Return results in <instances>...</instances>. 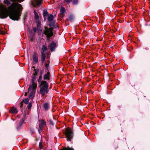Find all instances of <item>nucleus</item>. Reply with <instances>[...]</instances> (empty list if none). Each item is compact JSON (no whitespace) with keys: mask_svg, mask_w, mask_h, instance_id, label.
I'll return each mask as SVG.
<instances>
[{"mask_svg":"<svg viewBox=\"0 0 150 150\" xmlns=\"http://www.w3.org/2000/svg\"><path fill=\"white\" fill-rule=\"evenodd\" d=\"M22 8L21 4L17 3H13L10 6V18L18 21L21 16Z\"/></svg>","mask_w":150,"mask_h":150,"instance_id":"f257e3e1","label":"nucleus"},{"mask_svg":"<svg viewBox=\"0 0 150 150\" xmlns=\"http://www.w3.org/2000/svg\"><path fill=\"white\" fill-rule=\"evenodd\" d=\"M4 3L7 4L8 9L6 6L0 5V18H6L9 14V1L8 0H5Z\"/></svg>","mask_w":150,"mask_h":150,"instance_id":"f03ea898","label":"nucleus"},{"mask_svg":"<svg viewBox=\"0 0 150 150\" xmlns=\"http://www.w3.org/2000/svg\"><path fill=\"white\" fill-rule=\"evenodd\" d=\"M36 77L34 76L31 80L32 84L30 85L28 88V93L30 94L29 98L30 99H32L35 93V91L37 87V83L35 82L36 79Z\"/></svg>","mask_w":150,"mask_h":150,"instance_id":"7ed1b4c3","label":"nucleus"},{"mask_svg":"<svg viewBox=\"0 0 150 150\" xmlns=\"http://www.w3.org/2000/svg\"><path fill=\"white\" fill-rule=\"evenodd\" d=\"M73 130L69 127L67 128L65 130V135L67 137V140L70 141L73 136Z\"/></svg>","mask_w":150,"mask_h":150,"instance_id":"20e7f679","label":"nucleus"},{"mask_svg":"<svg viewBox=\"0 0 150 150\" xmlns=\"http://www.w3.org/2000/svg\"><path fill=\"white\" fill-rule=\"evenodd\" d=\"M43 33L46 35L48 38H49L53 35L52 28H48L47 27H45L43 31Z\"/></svg>","mask_w":150,"mask_h":150,"instance_id":"39448f33","label":"nucleus"},{"mask_svg":"<svg viewBox=\"0 0 150 150\" xmlns=\"http://www.w3.org/2000/svg\"><path fill=\"white\" fill-rule=\"evenodd\" d=\"M50 61L49 60L47 61V63L45 64V68L47 70V73L44 74L43 79L44 80H49L50 78V73L48 70L49 64Z\"/></svg>","mask_w":150,"mask_h":150,"instance_id":"423d86ee","label":"nucleus"},{"mask_svg":"<svg viewBox=\"0 0 150 150\" xmlns=\"http://www.w3.org/2000/svg\"><path fill=\"white\" fill-rule=\"evenodd\" d=\"M47 48V47L44 45H43L42 46V49L41 53V61L42 64H43L45 60V52L46 51Z\"/></svg>","mask_w":150,"mask_h":150,"instance_id":"0eeeda50","label":"nucleus"},{"mask_svg":"<svg viewBox=\"0 0 150 150\" xmlns=\"http://www.w3.org/2000/svg\"><path fill=\"white\" fill-rule=\"evenodd\" d=\"M42 0H35L33 2V4L34 7L38 6L42 4Z\"/></svg>","mask_w":150,"mask_h":150,"instance_id":"6e6552de","label":"nucleus"},{"mask_svg":"<svg viewBox=\"0 0 150 150\" xmlns=\"http://www.w3.org/2000/svg\"><path fill=\"white\" fill-rule=\"evenodd\" d=\"M57 46V45L55 42H52L49 45V47L50 50L51 52H53L55 50V49Z\"/></svg>","mask_w":150,"mask_h":150,"instance_id":"1a4fd4ad","label":"nucleus"},{"mask_svg":"<svg viewBox=\"0 0 150 150\" xmlns=\"http://www.w3.org/2000/svg\"><path fill=\"white\" fill-rule=\"evenodd\" d=\"M49 91L48 89L41 87L40 90V93L43 96H44L45 93H47Z\"/></svg>","mask_w":150,"mask_h":150,"instance_id":"9d476101","label":"nucleus"},{"mask_svg":"<svg viewBox=\"0 0 150 150\" xmlns=\"http://www.w3.org/2000/svg\"><path fill=\"white\" fill-rule=\"evenodd\" d=\"M46 122H40L39 124V127L37 126V128L38 129V131L40 132V131H41L42 129V127L46 125Z\"/></svg>","mask_w":150,"mask_h":150,"instance_id":"9b49d317","label":"nucleus"},{"mask_svg":"<svg viewBox=\"0 0 150 150\" xmlns=\"http://www.w3.org/2000/svg\"><path fill=\"white\" fill-rule=\"evenodd\" d=\"M41 87H43L44 88L48 89V85L47 82L45 81H42L41 82Z\"/></svg>","mask_w":150,"mask_h":150,"instance_id":"f8f14e48","label":"nucleus"},{"mask_svg":"<svg viewBox=\"0 0 150 150\" xmlns=\"http://www.w3.org/2000/svg\"><path fill=\"white\" fill-rule=\"evenodd\" d=\"M18 112L17 109L14 107H12L10 109V113L16 114Z\"/></svg>","mask_w":150,"mask_h":150,"instance_id":"ddd939ff","label":"nucleus"},{"mask_svg":"<svg viewBox=\"0 0 150 150\" xmlns=\"http://www.w3.org/2000/svg\"><path fill=\"white\" fill-rule=\"evenodd\" d=\"M33 59L35 62H38V56L37 53H35L33 55Z\"/></svg>","mask_w":150,"mask_h":150,"instance_id":"4468645a","label":"nucleus"},{"mask_svg":"<svg viewBox=\"0 0 150 150\" xmlns=\"http://www.w3.org/2000/svg\"><path fill=\"white\" fill-rule=\"evenodd\" d=\"M23 122H17V129L19 130L21 129Z\"/></svg>","mask_w":150,"mask_h":150,"instance_id":"2eb2a0df","label":"nucleus"},{"mask_svg":"<svg viewBox=\"0 0 150 150\" xmlns=\"http://www.w3.org/2000/svg\"><path fill=\"white\" fill-rule=\"evenodd\" d=\"M43 107L45 110H47L49 108V104L47 103H45L43 105Z\"/></svg>","mask_w":150,"mask_h":150,"instance_id":"dca6fc26","label":"nucleus"},{"mask_svg":"<svg viewBox=\"0 0 150 150\" xmlns=\"http://www.w3.org/2000/svg\"><path fill=\"white\" fill-rule=\"evenodd\" d=\"M34 15H35V18L36 19H38L39 18V16L38 15V13L36 12L35 10L34 11Z\"/></svg>","mask_w":150,"mask_h":150,"instance_id":"f3484780","label":"nucleus"},{"mask_svg":"<svg viewBox=\"0 0 150 150\" xmlns=\"http://www.w3.org/2000/svg\"><path fill=\"white\" fill-rule=\"evenodd\" d=\"M5 31L4 30L3 28H0V34L3 35L5 33Z\"/></svg>","mask_w":150,"mask_h":150,"instance_id":"a211bd4d","label":"nucleus"},{"mask_svg":"<svg viewBox=\"0 0 150 150\" xmlns=\"http://www.w3.org/2000/svg\"><path fill=\"white\" fill-rule=\"evenodd\" d=\"M53 19V16L52 15H50L48 18V19L49 21H51Z\"/></svg>","mask_w":150,"mask_h":150,"instance_id":"6ab92c4d","label":"nucleus"},{"mask_svg":"<svg viewBox=\"0 0 150 150\" xmlns=\"http://www.w3.org/2000/svg\"><path fill=\"white\" fill-rule=\"evenodd\" d=\"M65 8L63 7H62L60 9V12L62 14H63L65 12Z\"/></svg>","mask_w":150,"mask_h":150,"instance_id":"aec40b11","label":"nucleus"},{"mask_svg":"<svg viewBox=\"0 0 150 150\" xmlns=\"http://www.w3.org/2000/svg\"><path fill=\"white\" fill-rule=\"evenodd\" d=\"M29 101V99L28 98H26L24 99L23 100V102L26 104H27Z\"/></svg>","mask_w":150,"mask_h":150,"instance_id":"412c9836","label":"nucleus"},{"mask_svg":"<svg viewBox=\"0 0 150 150\" xmlns=\"http://www.w3.org/2000/svg\"><path fill=\"white\" fill-rule=\"evenodd\" d=\"M62 150H74V149L72 148H70L69 147H67L64 149Z\"/></svg>","mask_w":150,"mask_h":150,"instance_id":"4be33fe9","label":"nucleus"},{"mask_svg":"<svg viewBox=\"0 0 150 150\" xmlns=\"http://www.w3.org/2000/svg\"><path fill=\"white\" fill-rule=\"evenodd\" d=\"M48 12L47 11H44L43 12V15L44 16H47L48 15Z\"/></svg>","mask_w":150,"mask_h":150,"instance_id":"5701e85b","label":"nucleus"},{"mask_svg":"<svg viewBox=\"0 0 150 150\" xmlns=\"http://www.w3.org/2000/svg\"><path fill=\"white\" fill-rule=\"evenodd\" d=\"M32 105V103H29V104H28L27 108L28 109H30Z\"/></svg>","mask_w":150,"mask_h":150,"instance_id":"b1692460","label":"nucleus"},{"mask_svg":"<svg viewBox=\"0 0 150 150\" xmlns=\"http://www.w3.org/2000/svg\"><path fill=\"white\" fill-rule=\"evenodd\" d=\"M13 1H17L18 2L20 3L23 1L24 0H11Z\"/></svg>","mask_w":150,"mask_h":150,"instance_id":"393cba45","label":"nucleus"},{"mask_svg":"<svg viewBox=\"0 0 150 150\" xmlns=\"http://www.w3.org/2000/svg\"><path fill=\"white\" fill-rule=\"evenodd\" d=\"M78 0H73V4H75L77 3Z\"/></svg>","mask_w":150,"mask_h":150,"instance_id":"a878e982","label":"nucleus"},{"mask_svg":"<svg viewBox=\"0 0 150 150\" xmlns=\"http://www.w3.org/2000/svg\"><path fill=\"white\" fill-rule=\"evenodd\" d=\"M41 80H42V76H41V75L39 76V79H38V82L40 83L41 81Z\"/></svg>","mask_w":150,"mask_h":150,"instance_id":"bb28decb","label":"nucleus"},{"mask_svg":"<svg viewBox=\"0 0 150 150\" xmlns=\"http://www.w3.org/2000/svg\"><path fill=\"white\" fill-rule=\"evenodd\" d=\"M64 1L67 3H69L71 1V0H64Z\"/></svg>","mask_w":150,"mask_h":150,"instance_id":"cd10ccee","label":"nucleus"},{"mask_svg":"<svg viewBox=\"0 0 150 150\" xmlns=\"http://www.w3.org/2000/svg\"><path fill=\"white\" fill-rule=\"evenodd\" d=\"M33 30L34 32H36L37 31V28H33Z\"/></svg>","mask_w":150,"mask_h":150,"instance_id":"c85d7f7f","label":"nucleus"},{"mask_svg":"<svg viewBox=\"0 0 150 150\" xmlns=\"http://www.w3.org/2000/svg\"><path fill=\"white\" fill-rule=\"evenodd\" d=\"M40 22H38L37 25V27L38 28L40 27Z\"/></svg>","mask_w":150,"mask_h":150,"instance_id":"c756f323","label":"nucleus"},{"mask_svg":"<svg viewBox=\"0 0 150 150\" xmlns=\"http://www.w3.org/2000/svg\"><path fill=\"white\" fill-rule=\"evenodd\" d=\"M37 74V71H35L34 72V73H33L34 76H36Z\"/></svg>","mask_w":150,"mask_h":150,"instance_id":"7c9ffc66","label":"nucleus"},{"mask_svg":"<svg viewBox=\"0 0 150 150\" xmlns=\"http://www.w3.org/2000/svg\"><path fill=\"white\" fill-rule=\"evenodd\" d=\"M85 124H88V122H86V123H85V122H83V123H82V124L83 125H85Z\"/></svg>","mask_w":150,"mask_h":150,"instance_id":"2f4dec72","label":"nucleus"},{"mask_svg":"<svg viewBox=\"0 0 150 150\" xmlns=\"http://www.w3.org/2000/svg\"><path fill=\"white\" fill-rule=\"evenodd\" d=\"M27 92H25V96H26L27 95Z\"/></svg>","mask_w":150,"mask_h":150,"instance_id":"473e14b6","label":"nucleus"},{"mask_svg":"<svg viewBox=\"0 0 150 150\" xmlns=\"http://www.w3.org/2000/svg\"><path fill=\"white\" fill-rule=\"evenodd\" d=\"M41 122H44V121L43 120H42Z\"/></svg>","mask_w":150,"mask_h":150,"instance_id":"72a5a7b5","label":"nucleus"},{"mask_svg":"<svg viewBox=\"0 0 150 150\" xmlns=\"http://www.w3.org/2000/svg\"><path fill=\"white\" fill-rule=\"evenodd\" d=\"M50 123H51V124H52V125H53V122H50Z\"/></svg>","mask_w":150,"mask_h":150,"instance_id":"f704fd0d","label":"nucleus"}]
</instances>
